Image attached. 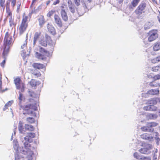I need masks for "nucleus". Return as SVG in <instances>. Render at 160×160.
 <instances>
[{
  "label": "nucleus",
  "instance_id": "obj_1",
  "mask_svg": "<svg viewBox=\"0 0 160 160\" xmlns=\"http://www.w3.org/2000/svg\"><path fill=\"white\" fill-rule=\"evenodd\" d=\"M22 101H20V105L21 108L26 111V114L31 115L32 117H28L27 118V122L29 123H33L35 122V118L36 117V114L34 112L35 111L38 110V107L39 106L38 104L35 101L32 103L26 105H22L21 104L22 103Z\"/></svg>",
  "mask_w": 160,
  "mask_h": 160
},
{
  "label": "nucleus",
  "instance_id": "obj_2",
  "mask_svg": "<svg viewBox=\"0 0 160 160\" xmlns=\"http://www.w3.org/2000/svg\"><path fill=\"white\" fill-rule=\"evenodd\" d=\"M35 136V134L34 133H29L28 135L24 137V139L27 141L24 143V147L27 155V158L29 160L32 159V155L33 154L32 151L33 148H32L29 142V140L31 138H34Z\"/></svg>",
  "mask_w": 160,
  "mask_h": 160
},
{
  "label": "nucleus",
  "instance_id": "obj_3",
  "mask_svg": "<svg viewBox=\"0 0 160 160\" xmlns=\"http://www.w3.org/2000/svg\"><path fill=\"white\" fill-rule=\"evenodd\" d=\"M4 49L3 54L6 52H8L10 48V45L12 42V35L8 32H7L5 34L4 38Z\"/></svg>",
  "mask_w": 160,
  "mask_h": 160
},
{
  "label": "nucleus",
  "instance_id": "obj_4",
  "mask_svg": "<svg viewBox=\"0 0 160 160\" xmlns=\"http://www.w3.org/2000/svg\"><path fill=\"white\" fill-rule=\"evenodd\" d=\"M146 4L144 2H142L135 11V13L137 15L138 18L142 19L145 16L144 11L146 7Z\"/></svg>",
  "mask_w": 160,
  "mask_h": 160
},
{
  "label": "nucleus",
  "instance_id": "obj_5",
  "mask_svg": "<svg viewBox=\"0 0 160 160\" xmlns=\"http://www.w3.org/2000/svg\"><path fill=\"white\" fill-rule=\"evenodd\" d=\"M39 48L40 52L43 54V55L36 52L35 53L36 57L38 59L44 60L46 58V56L47 57L49 56L50 54L49 52L42 47H39Z\"/></svg>",
  "mask_w": 160,
  "mask_h": 160
},
{
  "label": "nucleus",
  "instance_id": "obj_6",
  "mask_svg": "<svg viewBox=\"0 0 160 160\" xmlns=\"http://www.w3.org/2000/svg\"><path fill=\"white\" fill-rule=\"evenodd\" d=\"M148 41L152 42L156 39L158 37V31L157 29H153L149 31L147 33Z\"/></svg>",
  "mask_w": 160,
  "mask_h": 160
},
{
  "label": "nucleus",
  "instance_id": "obj_7",
  "mask_svg": "<svg viewBox=\"0 0 160 160\" xmlns=\"http://www.w3.org/2000/svg\"><path fill=\"white\" fill-rule=\"evenodd\" d=\"M158 123L151 122L147 123V126H143L141 128V129L144 132H152L154 131V129L152 128V127H155L157 126Z\"/></svg>",
  "mask_w": 160,
  "mask_h": 160
},
{
  "label": "nucleus",
  "instance_id": "obj_8",
  "mask_svg": "<svg viewBox=\"0 0 160 160\" xmlns=\"http://www.w3.org/2000/svg\"><path fill=\"white\" fill-rule=\"evenodd\" d=\"M152 148V145L149 144H145L144 147L139 150V152L141 153L144 154H149L151 152V150Z\"/></svg>",
  "mask_w": 160,
  "mask_h": 160
},
{
  "label": "nucleus",
  "instance_id": "obj_9",
  "mask_svg": "<svg viewBox=\"0 0 160 160\" xmlns=\"http://www.w3.org/2000/svg\"><path fill=\"white\" fill-rule=\"evenodd\" d=\"M74 2L77 6H79L82 3L83 7H84L85 10L87 11L89 8L88 3L86 1H84V0H73Z\"/></svg>",
  "mask_w": 160,
  "mask_h": 160
},
{
  "label": "nucleus",
  "instance_id": "obj_10",
  "mask_svg": "<svg viewBox=\"0 0 160 160\" xmlns=\"http://www.w3.org/2000/svg\"><path fill=\"white\" fill-rule=\"evenodd\" d=\"M159 91L158 89H152L148 91L147 93L145 94V97H148L149 95H158L159 93Z\"/></svg>",
  "mask_w": 160,
  "mask_h": 160
},
{
  "label": "nucleus",
  "instance_id": "obj_11",
  "mask_svg": "<svg viewBox=\"0 0 160 160\" xmlns=\"http://www.w3.org/2000/svg\"><path fill=\"white\" fill-rule=\"evenodd\" d=\"M148 103L150 104L149 106L150 107V111H155L157 109V108L154 105L157 104V101H149Z\"/></svg>",
  "mask_w": 160,
  "mask_h": 160
},
{
  "label": "nucleus",
  "instance_id": "obj_12",
  "mask_svg": "<svg viewBox=\"0 0 160 160\" xmlns=\"http://www.w3.org/2000/svg\"><path fill=\"white\" fill-rule=\"evenodd\" d=\"M68 5L69 11L72 13H74L75 12V6L72 4L71 0H68Z\"/></svg>",
  "mask_w": 160,
  "mask_h": 160
},
{
  "label": "nucleus",
  "instance_id": "obj_13",
  "mask_svg": "<svg viewBox=\"0 0 160 160\" xmlns=\"http://www.w3.org/2000/svg\"><path fill=\"white\" fill-rule=\"evenodd\" d=\"M61 8L62 9L60 12L61 17L63 20L67 21L68 20V17L67 15V13L65 10L63 9L64 7L62 6Z\"/></svg>",
  "mask_w": 160,
  "mask_h": 160
},
{
  "label": "nucleus",
  "instance_id": "obj_14",
  "mask_svg": "<svg viewBox=\"0 0 160 160\" xmlns=\"http://www.w3.org/2000/svg\"><path fill=\"white\" fill-rule=\"evenodd\" d=\"M27 26L28 24H24L21 23L19 29L20 34H22L25 31Z\"/></svg>",
  "mask_w": 160,
  "mask_h": 160
},
{
  "label": "nucleus",
  "instance_id": "obj_15",
  "mask_svg": "<svg viewBox=\"0 0 160 160\" xmlns=\"http://www.w3.org/2000/svg\"><path fill=\"white\" fill-rule=\"evenodd\" d=\"M54 18L55 23L59 27H61L62 26V23L60 18L58 15L55 14L54 16Z\"/></svg>",
  "mask_w": 160,
  "mask_h": 160
},
{
  "label": "nucleus",
  "instance_id": "obj_16",
  "mask_svg": "<svg viewBox=\"0 0 160 160\" xmlns=\"http://www.w3.org/2000/svg\"><path fill=\"white\" fill-rule=\"evenodd\" d=\"M141 138L145 140H152L153 137V136H149V135L147 133H144L141 135Z\"/></svg>",
  "mask_w": 160,
  "mask_h": 160
},
{
  "label": "nucleus",
  "instance_id": "obj_17",
  "mask_svg": "<svg viewBox=\"0 0 160 160\" xmlns=\"http://www.w3.org/2000/svg\"><path fill=\"white\" fill-rule=\"evenodd\" d=\"M29 83L31 86L32 88L35 89V87L37 85H38L40 84L39 81L37 82L35 80L32 79L29 82Z\"/></svg>",
  "mask_w": 160,
  "mask_h": 160
},
{
  "label": "nucleus",
  "instance_id": "obj_18",
  "mask_svg": "<svg viewBox=\"0 0 160 160\" xmlns=\"http://www.w3.org/2000/svg\"><path fill=\"white\" fill-rule=\"evenodd\" d=\"M48 31L52 35L55 34V30L54 27L52 25L48 24L47 26Z\"/></svg>",
  "mask_w": 160,
  "mask_h": 160
},
{
  "label": "nucleus",
  "instance_id": "obj_19",
  "mask_svg": "<svg viewBox=\"0 0 160 160\" xmlns=\"http://www.w3.org/2000/svg\"><path fill=\"white\" fill-rule=\"evenodd\" d=\"M45 37L47 40V43H48L49 45L53 47L55 45V42H53L51 40L50 36H48L47 34H46L45 35Z\"/></svg>",
  "mask_w": 160,
  "mask_h": 160
},
{
  "label": "nucleus",
  "instance_id": "obj_20",
  "mask_svg": "<svg viewBox=\"0 0 160 160\" xmlns=\"http://www.w3.org/2000/svg\"><path fill=\"white\" fill-rule=\"evenodd\" d=\"M29 95L32 98L35 99H37L39 98V94H36L34 92L29 90L28 92Z\"/></svg>",
  "mask_w": 160,
  "mask_h": 160
},
{
  "label": "nucleus",
  "instance_id": "obj_21",
  "mask_svg": "<svg viewBox=\"0 0 160 160\" xmlns=\"http://www.w3.org/2000/svg\"><path fill=\"white\" fill-rule=\"evenodd\" d=\"M24 127L26 130L30 131H33L35 129L34 127L31 124H25V125Z\"/></svg>",
  "mask_w": 160,
  "mask_h": 160
},
{
  "label": "nucleus",
  "instance_id": "obj_22",
  "mask_svg": "<svg viewBox=\"0 0 160 160\" xmlns=\"http://www.w3.org/2000/svg\"><path fill=\"white\" fill-rule=\"evenodd\" d=\"M32 66L34 68L38 69H42L44 67V65L43 64L40 63H34Z\"/></svg>",
  "mask_w": 160,
  "mask_h": 160
},
{
  "label": "nucleus",
  "instance_id": "obj_23",
  "mask_svg": "<svg viewBox=\"0 0 160 160\" xmlns=\"http://www.w3.org/2000/svg\"><path fill=\"white\" fill-rule=\"evenodd\" d=\"M20 79L19 78H16L14 80V82L16 85V88L18 89H19L21 88V87L20 85Z\"/></svg>",
  "mask_w": 160,
  "mask_h": 160
},
{
  "label": "nucleus",
  "instance_id": "obj_24",
  "mask_svg": "<svg viewBox=\"0 0 160 160\" xmlns=\"http://www.w3.org/2000/svg\"><path fill=\"white\" fill-rule=\"evenodd\" d=\"M154 51H158L160 50V42H156L154 44L153 47Z\"/></svg>",
  "mask_w": 160,
  "mask_h": 160
},
{
  "label": "nucleus",
  "instance_id": "obj_25",
  "mask_svg": "<svg viewBox=\"0 0 160 160\" xmlns=\"http://www.w3.org/2000/svg\"><path fill=\"white\" fill-rule=\"evenodd\" d=\"M18 128L19 131L21 133L23 132L24 131V127L23 126V123L21 121H20L18 124Z\"/></svg>",
  "mask_w": 160,
  "mask_h": 160
},
{
  "label": "nucleus",
  "instance_id": "obj_26",
  "mask_svg": "<svg viewBox=\"0 0 160 160\" xmlns=\"http://www.w3.org/2000/svg\"><path fill=\"white\" fill-rule=\"evenodd\" d=\"M39 44L44 47H46L47 45V41L45 39H43L39 41Z\"/></svg>",
  "mask_w": 160,
  "mask_h": 160
},
{
  "label": "nucleus",
  "instance_id": "obj_27",
  "mask_svg": "<svg viewBox=\"0 0 160 160\" xmlns=\"http://www.w3.org/2000/svg\"><path fill=\"white\" fill-rule=\"evenodd\" d=\"M149 85L151 87H160V84L159 83H156L154 81L150 82Z\"/></svg>",
  "mask_w": 160,
  "mask_h": 160
},
{
  "label": "nucleus",
  "instance_id": "obj_28",
  "mask_svg": "<svg viewBox=\"0 0 160 160\" xmlns=\"http://www.w3.org/2000/svg\"><path fill=\"white\" fill-rule=\"evenodd\" d=\"M147 118L149 119H154L157 118L158 116L156 114H149L147 116Z\"/></svg>",
  "mask_w": 160,
  "mask_h": 160
},
{
  "label": "nucleus",
  "instance_id": "obj_29",
  "mask_svg": "<svg viewBox=\"0 0 160 160\" xmlns=\"http://www.w3.org/2000/svg\"><path fill=\"white\" fill-rule=\"evenodd\" d=\"M8 52H7V53L6 52L5 54H3V52L2 53L3 57L4 59L3 61L2 62H1V65L3 68L4 67V65L5 63L6 59V56H7Z\"/></svg>",
  "mask_w": 160,
  "mask_h": 160
},
{
  "label": "nucleus",
  "instance_id": "obj_30",
  "mask_svg": "<svg viewBox=\"0 0 160 160\" xmlns=\"http://www.w3.org/2000/svg\"><path fill=\"white\" fill-rule=\"evenodd\" d=\"M152 26V24L149 22H147L144 26V28L145 30L149 29Z\"/></svg>",
  "mask_w": 160,
  "mask_h": 160
},
{
  "label": "nucleus",
  "instance_id": "obj_31",
  "mask_svg": "<svg viewBox=\"0 0 160 160\" xmlns=\"http://www.w3.org/2000/svg\"><path fill=\"white\" fill-rule=\"evenodd\" d=\"M39 25L42 26L43 24L45 22L43 16H41L38 19Z\"/></svg>",
  "mask_w": 160,
  "mask_h": 160
},
{
  "label": "nucleus",
  "instance_id": "obj_32",
  "mask_svg": "<svg viewBox=\"0 0 160 160\" xmlns=\"http://www.w3.org/2000/svg\"><path fill=\"white\" fill-rule=\"evenodd\" d=\"M9 20L10 25L11 27L14 26V23L13 19L12 18V16L7 17Z\"/></svg>",
  "mask_w": 160,
  "mask_h": 160
},
{
  "label": "nucleus",
  "instance_id": "obj_33",
  "mask_svg": "<svg viewBox=\"0 0 160 160\" xmlns=\"http://www.w3.org/2000/svg\"><path fill=\"white\" fill-rule=\"evenodd\" d=\"M140 0H133L132 2V6L134 7H136L140 2Z\"/></svg>",
  "mask_w": 160,
  "mask_h": 160
},
{
  "label": "nucleus",
  "instance_id": "obj_34",
  "mask_svg": "<svg viewBox=\"0 0 160 160\" xmlns=\"http://www.w3.org/2000/svg\"><path fill=\"white\" fill-rule=\"evenodd\" d=\"M134 157L138 159L141 160V156L137 152H135L134 153Z\"/></svg>",
  "mask_w": 160,
  "mask_h": 160
},
{
  "label": "nucleus",
  "instance_id": "obj_35",
  "mask_svg": "<svg viewBox=\"0 0 160 160\" xmlns=\"http://www.w3.org/2000/svg\"><path fill=\"white\" fill-rule=\"evenodd\" d=\"M28 18V16H23L22 23L24 24H28V22H27Z\"/></svg>",
  "mask_w": 160,
  "mask_h": 160
},
{
  "label": "nucleus",
  "instance_id": "obj_36",
  "mask_svg": "<svg viewBox=\"0 0 160 160\" xmlns=\"http://www.w3.org/2000/svg\"><path fill=\"white\" fill-rule=\"evenodd\" d=\"M141 160H151V158L150 157H147L141 156Z\"/></svg>",
  "mask_w": 160,
  "mask_h": 160
},
{
  "label": "nucleus",
  "instance_id": "obj_37",
  "mask_svg": "<svg viewBox=\"0 0 160 160\" xmlns=\"http://www.w3.org/2000/svg\"><path fill=\"white\" fill-rule=\"evenodd\" d=\"M39 36V34L38 32H36L34 34L33 39L35 41H37Z\"/></svg>",
  "mask_w": 160,
  "mask_h": 160
},
{
  "label": "nucleus",
  "instance_id": "obj_38",
  "mask_svg": "<svg viewBox=\"0 0 160 160\" xmlns=\"http://www.w3.org/2000/svg\"><path fill=\"white\" fill-rule=\"evenodd\" d=\"M159 68L158 66L153 67L152 68V70L153 72H157L158 71Z\"/></svg>",
  "mask_w": 160,
  "mask_h": 160
},
{
  "label": "nucleus",
  "instance_id": "obj_39",
  "mask_svg": "<svg viewBox=\"0 0 160 160\" xmlns=\"http://www.w3.org/2000/svg\"><path fill=\"white\" fill-rule=\"evenodd\" d=\"M13 103V101H9L5 105L8 107L11 106Z\"/></svg>",
  "mask_w": 160,
  "mask_h": 160
},
{
  "label": "nucleus",
  "instance_id": "obj_40",
  "mask_svg": "<svg viewBox=\"0 0 160 160\" xmlns=\"http://www.w3.org/2000/svg\"><path fill=\"white\" fill-rule=\"evenodd\" d=\"M16 4V0H11V6L13 8H14Z\"/></svg>",
  "mask_w": 160,
  "mask_h": 160
},
{
  "label": "nucleus",
  "instance_id": "obj_41",
  "mask_svg": "<svg viewBox=\"0 0 160 160\" xmlns=\"http://www.w3.org/2000/svg\"><path fill=\"white\" fill-rule=\"evenodd\" d=\"M2 80H0V92H3L5 91V90H7L6 89L5 90H2Z\"/></svg>",
  "mask_w": 160,
  "mask_h": 160
},
{
  "label": "nucleus",
  "instance_id": "obj_42",
  "mask_svg": "<svg viewBox=\"0 0 160 160\" xmlns=\"http://www.w3.org/2000/svg\"><path fill=\"white\" fill-rule=\"evenodd\" d=\"M21 4V2L18 1L17 2V11L18 12L19 9L20 8V6Z\"/></svg>",
  "mask_w": 160,
  "mask_h": 160
},
{
  "label": "nucleus",
  "instance_id": "obj_43",
  "mask_svg": "<svg viewBox=\"0 0 160 160\" xmlns=\"http://www.w3.org/2000/svg\"><path fill=\"white\" fill-rule=\"evenodd\" d=\"M153 78L155 80L160 79V74H157L153 77Z\"/></svg>",
  "mask_w": 160,
  "mask_h": 160
},
{
  "label": "nucleus",
  "instance_id": "obj_44",
  "mask_svg": "<svg viewBox=\"0 0 160 160\" xmlns=\"http://www.w3.org/2000/svg\"><path fill=\"white\" fill-rule=\"evenodd\" d=\"M7 17L12 16V12L10 11L9 9H7Z\"/></svg>",
  "mask_w": 160,
  "mask_h": 160
},
{
  "label": "nucleus",
  "instance_id": "obj_45",
  "mask_svg": "<svg viewBox=\"0 0 160 160\" xmlns=\"http://www.w3.org/2000/svg\"><path fill=\"white\" fill-rule=\"evenodd\" d=\"M27 39H26L25 42L23 44V45L21 46V48L22 49H24V48H26V45L27 43Z\"/></svg>",
  "mask_w": 160,
  "mask_h": 160
},
{
  "label": "nucleus",
  "instance_id": "obj_46",
  "mask_svg": "<svg viewBox=\"0 0 160 160\" xmlns=\"http://www.w3.org/2000/svg\"><path fill=\"white\" fill-rule=\"evenodd\" d=\"M150 107L149 105V106H145V107H144L143 109L145 110H146L147 111H150Z\"/></svg>",
  "mask_w": 160,
  "mask_h": 160
},
{
  "label": "nucleus",
  "instance_id": "obj_47",
  "mask_svg": "<svg viewBox=\"0 0 160 160\" xmlns=\"http://www.w3.org/2000/svg\"><path fill=\"white\" fill-rule=\"evenodd\" d=\"M53 14V12L52 11L49 12L47 14L48 17H50Z\"/></svg>",
  "mask_w": 160,
  "mask_h": 160
},
{
  "label": "nucleus",
  "instance_id": "obj_48",
  "mask_svg": "<svg viewBox=\"0 0 160 160\" xmlns=\"http://www.w3.org/2000/svg\"><path fill=\"white\" fill-rule=\"evenodd\" d=\"M5 0H0V5L2 7H3L4 5V4L5 2Z\"/></svg>",
  "mask_w": 160,
  "mask_h": 160
},
{
  "label": "nucleus",
  "instance_id": "obj_49",
  "mask_svg": "<svg viewBox=\"0 0 160 160\" xmlns=\"http://www.w3.org/2000/svg\"><path fill=\"white\" fill-rule=\"evenodd\" d=\"M19 93V96L18 98V99L19 100H22L23 95L20 92Z\"/></svg>",
  "mask_w": 160,
  "mask_h": 160
},
{
  "label": "nucleus",
  "instance_id": "obj_50",
  "mask_svg": "<svg viewBox=\"0 0 160 160\" xmlns=\"http://www.w3.org/2000/svg\"><path fill=\"white\" fill-rule=\"evenodd\" d=\"M18 144H17L16 143H15V144L13 145V148L14 149H16L18 150Z\"/></svg>",
  "mask_w": 160,
  "mask_h": 160
},
{
  "label": "nucleus",
  "instance_id": "obj_51",
  "mask_svg": "<svg viewBox=\"0 0 160 160\" xmlns=\"http://www.w3.org/2000/svg\"><path fill=\"white\" fill-rule=\"evenodd\" d=\"M92 0H87V1H86L87 3H88V5L89 8L88 9V10L89 9L90 7H89V6L90 4V2H92Z\"/></svg>",
  "mask_w": 160,
  "mask_h": 160
},
{
  "label": "nucleus",
  "instance_id": "obj_52",
  "mask_svg": "<svg viewBox=\"0 0 160 160\" xmlns=\"http://www.w3.org/2000/svg\"><path fill=\"white\" fill-rule=\"evenodd\" d=\"M59 0H56L55 1H54L53 3V4L56 5V4L59 3Z\"/></svg>",
  "mask_w": 160,
  "mask_h": 160
},
{
  "label": "nucleus",
  "instance_id": "obj_53",
  "mask_svg": "<svg viewBox=\"0 0 160 160\" xmlns=\"http://www.w3.org/2000/svg\"><path fill=\"white\" fill-rule=\"evenodd\" d=\"M9 6H10V2H7V5H6L7 9H9Z\"/></svg>",
  "mask_w": 160,
  "mask_h": 160
},
{
  "label": "nucleus",
  "instance_id": "obj_54",
  "mask_svg": "<svg viewBox=\"0 0 160 160\" xmlns=\"http://www.w3.org/2000/svg\"><path fill=\"white\" fill-rule=\"evenodd\" d=\"M117 2L119 4H121L123 0H116Z\"/></svg>",
  "mask_w": 160,
  "mask_h": 160
},
{
  "label": "nucleus",
  "instance_id": "obj_55",
  "mask_svg": "<svg viewBox=\"0 0 160 160\" xmlns=\"http://www.w3.org/2000/svg\"><path fill=\"white\" fill-rule=\"evenodd\" d=\"M8 106H6V105H5V106H4V108H3V110L4 111H5L6 110V109H8Z\"/></svg>",
  "mask_w": 160,
  "mask_h": 160
},
{
  "label": "nucleus",
  "instance_id": "obj_56",
  "mask_svg": "<svg viewBox=\"0 0 160 160\" xmlns=\"http://www.w3.org/2000/svg\"><path fill=\"white\" fill-rule=\"evenodd\" d=\"M156 60L158 62L160 61V55L156 58Z\"/></svg>",
  "mask_w": 160,
  "mask_h": 160
},
{
  "label": "nucleus",
  "instance_id": "obj_57",
  "mask_svg": "<svg viewBox=\"0 0 160 160\" xmlns=\"http://www.w3.org/2000/svg\"><path fill=\"white\" fill-rule=\"evenodd\" d=\"M36 1V0H32L31 5H32L34 3H35Z\"/></svg>",
  "mask_w": 160,
  "mask_h": 160
},
{
  "label": "nucleus",
  "instance_id": "obj_58",
  "mask_svg": "<svg viewBox=\"0 0 160 160\" xmlns=\"http://www.w3.org/2000/svg\"><path fill=\"white\" fill-rule=\"evenodd\" d=\"M22 51L23 52V53L24 55H25V56L26 55V52L25 51V50L24 49L23 51Z\"/></svg>",
  "mask_w": 160,
  "mask_h": 160
},
{
  "label": "nucleus",
  "instance_id": "obj_59",
  "mask_svg": "<svg viewBox=\"0 0 160 160\" xmlns=\"http://www.w3.org/2000/svg\"><path fill=\"white\" fill-rule=\"evenodd\" d=\"M50 0H48V1L47 2V5H48L50 3Z\"/></svg>",
  "mask_w": 160,
  "mask_h": 160
},
{
  "label": "nucleus",
  "instance_id": "obj_60",
  "mask_svg": "<svg viewBox=\"0 0 160 160\" xmlns=\"http://www.w3.org/2000/svg\"><path fill=\"white\" fill-rule=\"evenodd\" d=\"M37 41H35L33 39V46H34L35 45V44H36V42Z\"/></svg>",
  "mask_w": 160,
  "mask_h": 160
},
{
  "label": "nucleus",
  "instance_id": "obj_61",
  "mask_svg": "<svg viewBox=\"0 0 160 160\" xmlns=\"http://www.w3.org/2000/svg\"><path fill=\"white\" fill-rule=\"evenodd\" d=\"M159 13H160V16H158V18L159 22L160 23V12H159Z\"/></svg>",
  "mask_w": 160,
  "mask_h": 160
},
{
  "label": "nucleus",
  "instance_id": "obj_62",
  "mask_svg": "<svg viewBox=\"0 0 160 160\" xmlns=\"http://www.w3.org/2000/svg\"><path fill=\"white\" fill-rule=\"evenodd\" d=\"M23 88V89H24V85L22 84V88Z\"/></svg>",
  "mask_w": 160,
  "mask_h": 160
},
{
  "label": "nucleus",
  "instance_id": "obj_63",
  "mask_svg": "<svg viewBox=\"0 0 160 160\" xmlns=\"http://www.w3.org/2000/svg\"><path fill=\"white\" fill-rule=\"evenodd\" d=\"M153 2L157 3V1L155 0H151Z\"/></svg>",
  "mask_w": 160,
  "mask_h": 160
},
{
  "label": "nucleus",
  "instance_id": "obj_64",
  "mask_svg": "<svg viewBox=\"0 0 160 160\" xmlns=\"http://www.w3.org/2000/svg\"><path fill=\"white\" fill-rule=\"evenodd\" d=\"M21 92H23L24 91V89L21 88Z\"/></svg>",
  "mask_w": 160,
  "mask_h": 160
}]
</instances>
